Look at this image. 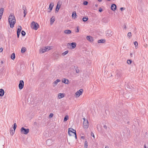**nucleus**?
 <instances>
[{
  "label": "nucleus",
  "mask_w": 148,
  "mask_h": 148,
  "mask_svg": "<svg viewBox=\"0 0 148 148\" xmlns=\"http://www.w3.org/2000/svg\"><path fill=\"white\" fill-rule=\"evenodd\" d=\"M8 21L10 28H13L16 23V20L14 16L11 14L9 17Z\"/></svg>",
  "instance_id": "f257e3e1"
},
{
  "label": "nucleus",
  "mask_w": 148,
  "mask_h": 148,
  "mask_svg": "<svg viewBox=\"0 0 148 148\" xmlns=\"http://www.w3.org/2000/svg\"><path fill=\"white\" fill-rule=\"evenodd\" d=\"M31 27L32 29L36 30L38 29L39 25L37 23L33 21L31 23Z\"/></svg>",
  "instance_id": "f03ea898"
},
{
  "label": "nucleus",
  "mask_w": 148,
  "mask_h": 148,
  "mask_svg": "<svg viewBox=\"0 0 148 148\" xmlns=\"http://www.w3.org/2000/svg\"><path fill=\"white\" fill-rule=\"evenodd\" d=\"M84 121L83 122V127L84 129H86L88 127V122L87 119H86L85 118L83 119Z\"/></svg>",
  "instance_id": "7ed1b4c3"
},
{
  "label": "nucleus",
  "mask_w": 148,
  "mask_h": 148,
  "mask_svg": "<svg viewBox=\"0 0 148 148\" xmlns=\"http://www.w3.org/2000/svg\"><path fill=\"white\" fill-rule=\"evenodd\" d=\"M29 129H25L24 127H22L21 128V132L22 133L25 134H27L29 132Z\"/></svg>",
  "instance_id": "20e7f679"
},
{
  "label": "nucleus",
  "mask_w": 148,
  "mask_h": 148,
  "mask_svg": "<svg viewBox=\"0 0 148 148\" xmlns=\"http://www.w3.org/2000/svg\"><path fill=\"white\" fill-rule=\"evenodd\" d=\"M67 47L69 48V46H71L70 48L71 49H73L75 48L76 46V43L75 42H73L71 43H68L67 45Z\"/></svg>",
  "instance_id": "39448f33"
},
{
  "label": "nucleus",
  "mask_w": 148,
  "mask_h": 148,
  "mask_svg": "<svg viewBox=\"0 0 148 148\" xmlns=\"http://www.w3.org/2000/svg\"><path fill=\"white\" fill-rule=\"evenodd\" d=\"M24 82L23 80H20L18 85L19 88L20 89H22L23 87Z\"/></svg>",
  "instance_id": "423d86ee"
},
{
  "label": "nucleus",
  "mask_w": 148,
  "mask_h": 148,
  "mask_svg": "<svg viewBox=\"0 0 148 148\" xmlns=\"http://www.w3.org/2000/svg\"><path fill=\"white\" fill-rule=\"evenodd\" d=\"M83 89H80L79 90L77 91L75 93V95L78 97H79L80 95H82L83 92Z\"/></svg>",
  "instance_id": "0eeeda50"
},
{
  "label": "nucleus",
  "mask_w": 148,
  "mask_h": 148,
  "mask_svg": "<svg viewBox=\"0 0 148 148\" xmlns=\"http://www.w3.org/2000/svg\"><path fill=\"white\" fill-rule=\"evenodd\" d=\"M21 26H19L18 27V28L17 29V37L18 38L19 37V35L21 33Z\"/></svg>",
  "instance_id": "6e6552de"
},
{
  "label": "nucleus",
  "mask_w": 148,
  "mask_h": 148,
  "mask_svg": "<svg viewBox=\"0 0 148 148\" xmlns=\"http://www.w3.org/2000/svg\"><path fill=\"white\" fill-rule=\"evenodd\" d=\"M22 9L23 10L24 17H25L27 14V9L25 5H23Z\"/></svg>",
  "instance_id": "1a4fd4ad"
},
{
  "label": "nucleus",
  "mask_w": 148,
  "mask_h": 148,
  "mask_svg": "<svg viewBox=\"0 0 148 148\" xmlns=\"http://www.w3.org/2000/svg\"><path fill=\"white\" fill-rule=\"evenodd\" d=\"M112 34L113 33L112 31L110 30H108L106 34V36H111Z\"/></svg>",
  "instance_id": "9d476101"
},
{
  "label": "nucleus",
  "mask_w": 148,
  "mask_h": 148,
  "mask_svg": "<svg viewBox=\"0 0 148 148\" xmlns=\"http://www.w3.org/2000/svg\"><path fill=\"white\" fill-rule=\"evenodd\" d=\"M86 38L88 40L91 42H92L93 41V38L91 36H87Z\"/></svg>",
  "instance_id": "9b49d317"
},
{
  "label": "nucleus",
  "mask_w": 148,
  "mask_h": 148,
  "mask_svg": "<svg viewBox=\"0 0 148 148\" xmlns=\"http://www.w3.org/2000/svg\"><path fill=\"white\" fill-rule=\"evenodd\" d=\"M116 76L117 77H120L122 75V73L121 72L119 71H117L116 72Z\"/></svg>",
  "instance_id": "f8f14e48"
},
{
  "label": "nucleus",
  "mask_w": 148,
  "mask_h": 148,
  "mask_svg": "<svg viewBox=\"0 0 148 148\" xmlns=\"http://www.w3.org/2000/svg\"><path fill=\"white\" fill-rule=\"evenodd\" d=\"M60 81V80L59 79H57L56 81L54 82L53 83V86L54 87L56 86L58 84V83Z\"/></svg>",
  "instance_id": "ddd939ff"
},
{
  "label": "nucleus",
  "mask_w": 148,
  "mask_h": 148,
  "mask_svg": "<svg viewBox=\"0 0 148 148\" xmlns=\"http://www.w3.org/2000/svg\"><path fill=\"white\" fill-rule=\"evenodd\" d=\"M111 9L112 10L114 11L116 9V5L114 4H112L111 6Z\"/></svg>",
  "instance_id": "4468645a"
},
{
  "label": "nucleus",
  "mask_w": 148,
  "mask_h": 148,
  "mask_svg": "<svg viewBox=\"0 0 148 148\" xmlns=\"http://www.w3.org/2000/svg\"><path fill=\"white\" fill-rule=\"evenodd\" d=\"M106 42V40L104 39H101L100 40H98L97 42L98 43H104Z\"/></svg>",
  "instance_id": "2eb2a0df"
},
{
  "label": "nucleus",
  "mask_w": 148,
  "mask_h": 148,
  "mask_svg": "<svg viewBox=\"0 0 148 148\" xmlns=\"http://www.w3.org/2000/svg\"><path fill=\"white\" fill-rule=\"evenodd\" d=\"M73 128H70L69 129L68 133L69 135L70 136H71V133H73Z\"/></svg>",
  "instance_id": "dca6fc26"
},
{
  "label": "nucleus",
  "mask_w": 148,
  "mask_h": 148,
  "mask_svg": "<svg viewBox=\"0 0 148 148\" xmlns=\"http://www.w3.org/2000/svg\"><path fill=\"white\" fill-rule=\"evenodd\" d=\"M39 51L40 53H43L46 52V50H45V47H43L40 49Z\"/></svg>",
  "instance_id": "f3484780"
},
{
  "label": "nucleus",
  "mask_w": 148,
  "mask_h": 148,
  "mask_svg": "<svg viewBox=\"0 0 148 148\" xmlns=\"http://www.w3.org/2000/svg\"><path fill=\"white\" fill-rule=\"evenodd\" d=\"M4 94V90L3 89H0V96H3Z\"/></svg>",
  "instance_id": "a211bd4d"
},
{
  "label": "nucleus",
  "mask_w": 148,
  "mask_h": 148,
  "mask_svg": "<svg viewBox=\"0 0 148 148\" xmlns=\"http://www.w3.org/2000/svg\"><path fill=\"white\" fill-rule=\"evenodd\" d=\"M64 94L63 93H59L58 95V97L60 99L64 97Z\"/></svg>",
  "instance_id": "6ab92c4d"
},
{
  "label": "nucleus",
  "mask_w": 148,
  "mask_h": 148,
  "mask_svg": "<svg viewBox=\"0 0 148 148\" xmlns=\"http://www.w3.org/2000/svg\"><path fill=\"white\" fill-rule=\"evenodd\" d=\"M64 32L66 34H69L71 33V31L70 30L66 29L64 31Z\"/></svg>",
  "instance_id": "aec40b11"
},
{
  "label": "nucleus",
  "mask_w": 148,
  "mask_h": 148,
  "mask_svg": "<svg viewBox=\"0 0 148 148\" xmlns=\"http://www.w3.org/2000/svg\"><path fill=\"white\" fill-rule=\"evenodd\" d=\"M62 81L63 83H64L65 84H69V80L66 79H62Z\"/></svg>",
  "instance_id": "412c9836"
},
{
  "label": "nucleus",
  "mask_w": 148,
  "mask_h": 148,
  "mask_svg": "<svg viewBox=\"0 0 148 148\" xmlns=\"http://www.w3.org/2000/svg\"><path fill=\"white\" fill-rule=\"evenodd\" d=\"M55 18L54 16H53L51 18L50 20V24L51 25H52L53 24V22L55 21Z\"/></svg>",
  "instance_id": "4be33fe9"
},
{
  "label": "nucleus",
  "mask_w": 148,
  "mask_h": 148,
  "mask_svg": "<svg viewBox=\"0 0 148 148\" xmlns=\"http://www.w3.org/2000/svg\"><path fill=\"white\" fill-rule=\"evenodd\" d=\"M4 9L3 8H1L0 9V16H2L4 12Z\"/></svg>",
  "instance_id": "5701e85b"
},
{
  "label": "nucleus",
  "mask_w": 148,
  "mask_h": 148,
  "mask_svg": "<svg viewBox=\"0 0 148 148\" xmlns=\"http://www.w3.org/2000/svg\"><path fill=\"white\" fill-rule=\"evenodd\" d=\"M52 143V141L51 140L48 139L46 141V143L47 145L48 146H50L51 145V144H50V143Z\"/></svg>",
  "instance_id": "b1692460"
},
{
  "label": "nucleus",
  "mask_w": 148,
  "mask_h": 148,
  "mask_svg": "<svg viewBox=\"0 0 148 148\" xmlns=\"http://www.w3.org/2000/svg\"><path fill=\"white\" fill-rule=\"evenodd\" d=\"M77 15L76 14V12L75 11H74L73 12L72 14V16L73 18H76Z\"/></svg>",
  "instance_id": "393cba45"
},
{
  "label": "nucleus",
  "mask_w": 148,
  "mask_h": 148,
  "mask_svg": "<svg viewBox=\"0 0 148 148\" xmlns=\"http://www.w3.org/2000/svg\"><path fill=\"white\" fill-rule=\"evenodd\" d=\"M53 3L52 4L51 3L49 5V8L50 10V11H49V12H50L52 10L53 8Z\"/></svg>",
  "instance_id": "a878e982"
},
{
  "label": "nucleus",
  "mask_w": 148,
  "mask_h": 148,
  "mask_svg": "<svg viewBox=\"0 0 148 148\" xmlns=\"http://www.w3.org/2000/svg\"><path fill=\"white\" fill-rule=\"evenodd\" d=\"M60 7V5H58V4L56 7V12L57 11V12H58L59 11V9Z\"/></svg>",
  "instance_id": "bb28decb"
},
{
  "label": "nucleus",
  "mask_w": 148,
  "mask_h": 148,
  "mask_svg": "<svg viewBox=\"0 0 148 148\" xmlns=\"http://www.w3.org/2000/svg\"><path fill=\"white\" fill-rule=\"evenodd\" d=\"M26 50V48L25 47H22L21 50V52L22 53H24Z\"/></svg>",
  "instance_id": "cd10ccee"
},
{
  "label": "nucleus",
  "mask_w": 148,
  "mask_h": 148,
  "mask_svg": "<svg viewBox=\"0 0 148 148\" xmlns=\"http://www.w3.org/2000/svg\"><path fill=\"white\" fill-rule=\"evenodd\" d=\"M15 131V130H13L12 128H10V133L11 135H12L14 134Z\"/></svg>",
  "instance_id": "c85d7f7f"
},
{
  "label": "nucleus",
  "mask_w": 148,
  "mask_h": 148,
  "mask_svg": "<svg viewBox=\"0 0 148 148\" xmlns=\"http://www.w3.org/2000/svg\"><path fill=\"white\" fill-rule=\"evenodd\" d=\"M11 58L12 60H14L15 58V56L14 53L12 54Z\"/></svg>",
  "instance_id": "c756f323"
},
{
  "label": "nucleus",
  "mask_w": 148,
  "mask_h": 148,
  "mask_svg": "<svg viewBox=\"0 0 148 148\" xmlns=\"http://www.w3.org/2000/svg\"><path fill=\"white\" fill-rule=\"evenodd\" d=\"M69 119V117L68 115L64 117V121L65 122L66 121Z\"/></svg>",
  "instance_id": "7c9ffc66"
},
{
  "label": "nucleus",
  "mask_w": 148,
  "mask_h": 148,
  "mask_svg": "<svg viewBox=\"0 0 148 148\" xmlns=\"http://www.w3.org/2000/svg\"><path fill=\"white\" fill-rule=\"evenodd\" d=\"M88 147V143L86 141L84 142V148H87Z\"/></svg>",
  "instance_id": "2f4dec72"
},
{
  "label": "nucleus",
  "mask_w": 148,
  "mask_h": 148,
  "mask_svg": "<svg viewBox=\"0 0 148 148\" xmlns=\"http://www.w3.org/2000/svg\"><path fill=\"white\" fill-rule=\"evenodd\" d=\"M45 50H46V51H48L51 49V47H45Z\"/></svg>",
  "instance_id": "473e14b6"
},
{
  "label": "nucleus",
  "mask_w": 148,
  "mask_h": 148,
  "mask_svg": "<svg viewBox=\"0 0 148 148\" xmlns=\"http://www.w3.org/2000/svg\"><path fill=\"white\" fill-rule=\"evenodd\" d=\"M88 17H84L83 19L82 20L84 22H86L88 20Z\"/></svg>",
  "instance_id": "72a5a7b5"
},
{
  "label": "nucleus",
  "mask_w": 148,
  "mask_h": 148,
  "mask_svg": "<svg viewBox=\"0 0 148 148\" xmlns=\"http://www.w3.org/2000/svg\"><path fill=\"white\" fill-rule=\"evenodd\" d=\"M132 61L131 60H128L127 61V63L128 64H130L131 63Z\"/></svg>",
  "instance_id": "f704fd0d"
},
{
  "label": "nucleus",
  "mask_w": 148,
  "mask_h": 148,
  "mask_svg": "<svg viewBox=\"0 0 148 148\" xmlns=\"http://www.w3.org/2000/svg\"><path fill=\"white\" fill-rule=\"evenodd\" d=\"M16 127V123H14V124L13 129L14 130H15Z\"/></svg>",
  "instance_id": "c9c22d12"
},
{
  "label": "nucleus",
  "mask_w": 148,
  "mask_h": 148,
  "mask_svg": "<svg viewBox=\"0 0 148 148\" xmlns=\"http://www.w3.org/2000/svg\"><path fill=\"white\" fill-rule=\"evenodd\" d=\"M21 34L23 36H25V32L23 30L21 32Z\"/></svg>",
  "instance_id": "e433bc0d"
},
{
  "label": "nucleus",
  "mask_w": 148,
  "mask_h": 148,
  "mask_svg": "<svg viewBox=\"0 0 148 148\" xmlns=\"http://www.w3.org/2000/svg\"><path fill=\"white\" fill-rule=\"evenodd\" d=\"M88 1H85L83 2V4L84 5H86L88 4Z\"/></svg>",
  "instance_id": "4c0bfd02"
},
{
  "label": "nucleus",
  "mask_w": 148,
  "mask_h": 148,
  "mask_svg": "<svg viewBox=\"0 0 148 148\" xmlns=\"http://www.w3.org/2000/svg\"><path fill=\"white\" fill-rule=\"evenodd\" d=\"M69 51H65L64 52L62 53V55L63 56H64L66 54L68 53Z\"/></svg>",
  "instance_id": "58836bf2"
},
{
  "label": "nucleus",
  "mask_w": 148,
  "mask_h": 148,
  "mask_svg": "<svg viewBox=\"0 0 148 148\" xmlns=\"http://www.w3.org/2000/svg\"><path fill=\"white\" fill-rule=\"evenodd\" d=\"M128 36L130 37L132 36V33L131 32H129L127 34Z\"/></svg>",
  "instance_id": "ea45409f"
},
{
  "label": "nucleus",
  "mask_w": 148,
  "mask_h": 148,
  "mask_svg": "<svg viewBox=\"0 0 148 148\" xmlns=\"http://www.w3.org/2000/svg\"><path fill=\"white\" fill-rule=\"evenodd\" d=\"M134 44L135 45V47H136L138 45V43L137 41H135L134 42Z\"/></svg>",
  "instance_id": "a19ab883"
},
{
  "label": "nucleus",
  "mask_w": 148,
  "mask_h": 148,
  "mask_svg": "<svg viewBox=\"0 0 148 148\" xmlns=\"http://www.w3.org/2000/svg\"><path fill=\"white\" fill-rule=\"evenodd\" d=\"M53 113H51L50 114V115H49V117L50 118H51L53 116Z\"/></svg>",
  "instance_id": "79ce46f5"
},
{
  "label": "nucleus",
  "mask_w": 148,
  "mask_h": 148,
  "mask_svg": "<svg viewBox=\"0 0 148 148\" xmlns=\"http://www.w3.org/2000/svg\"><path fill=\"white\" fill-rule=\"evenodd\" d=\"M91 135L92 137H93L94 138H95L94 135V133L92 132H91Z\"/></svg>",
  "instance_id": "37998d69"
},
{
  "label": "nucleus",
  "mask_w": 148,
  "mask_h": 148,
  "mask_svg": "<svg viewBox=\"0 0 148 148\" xmlns=\"http://www.w3.org/2000/svg\"><path fill=\"white\" fill-rule=\"evenodd\" d=\"M99 11L100 12H101L103 11L102 9L101 8H100L99 9Z\"/></svg>",
  "instance_id": "c03bdc74"
},
{
  "label": "nucleus",
  "mask_w": 148,
  "mask_h": 148,
  "mask_svg": "<svg viewBox=\"0 0 148 148\" xmlns=\"http://www.w3.org/2000/svg\"><path fill=\"white\" fill-rule=\"evenodd\" d=\"M73 133H74V134H76V131L75 130H74L73 129Z\"/></svg>",
  "instance_id": "a18cd8bd"
},
{
  "label": "nucleus",
  "mask_w": 148,
  "mask_h": 148,
  "mask_svg": "<svg viewBox=\"0 0 148 148\" xmlns=\"http://www.w3.org/2000/svg\"><path fill=\"white\" fill-rule=\"evenodd\" d=\"M125 8H120V10L122 11H123V10H125Z\"/></svg>",
  "instance_id": "49530a36"
},
{
  "label": "nucleus",
  "mask_w": 148,
  "mask_h": 148,
  "mask_svg": "<svg viewBox=\"0 0 148 148\" xmlns=\"http://www.w3.org/2000/svg\"><path fill=\"white\" fill-rule=\"evenodd\" d=\"M103 127L105 129H107V127L106 125H104Z\"/></svg>",
  "instance_id": "de8ad7c7"
},
{
  "label": "nucleus",
  "mask_w": 148,
  "mask_h": 148,
  "mask_svg": "<svg viewBox=\"0 0 148 148\" xmlns=\"http://www.w3.org/2000/svg\"><path fill=\"white\" fill-rule=\"evenodd\" d=\"M3 49L2 47L0 49V52H2L3 50Z\"/></svg>",
  "instance_id": "09e8293b"
},
{
  "label": "nucleus",
  "mask_w": 148,
  "mask_h": 148,
  "mask_svg": "<svg viewBox=\"0 0 148 148\" xmlns=\"http://www.w3.org/2000/svg\"><path fill=\"white\" fill-rule=\"evenodd\" d=\"M79 29L78 27H77L76 32H79Z\"/></svg>",
  "instance_id": "8fccbe9b"
},
{
  "label": "nucleus",
  "mask_w": 148,
  "mask_h": 148,
  "mask_svg": "<svg viewBox=\"0 0 148 148\" xmlns=\"http://www.w3.org/2000/svg\"><path fill=\"white\" fill-rule=\"evenodd\" d=\"M81 138L83 139H84L85 138V137L84 136H82L81 137Z\"/></svg>",
  "instance_id": "3c124183"
},
{
  "label": "nucleus",
  "mask_w": 148,
  "mask_h": 148,
  "mask_svg": "<svg viewBox=\"0 0 148 148\" xmlns=\"http://www.w3.org/2000/svg\"><path fill=\"white\" fill-rule=\"evenodd\" d=\"M76 72L77 73H78L79 72V70H76Z\"/></svg>",
  "instance_id": "603ef678"
},
{
  "label": "nucleus",
  "mask_w": 148,
  "mask_h": 148,
  "mask_svg": "<svg viewBox=\"0 0 148 148\" xmlns=\"http://www.w3.org/2000/svg\"><path fill=\"white\" fill-rule=\"evenodd\" d=\"M74 135H75V138L76 139L77 138L76 134H74Z\"/></svg>",
  "instance_id": "864d4df0"
},
{
  "label": "nucleus",
  "mask_w": 148,
  "mask_h": 148,
  "mask_svg": "<svg viewBox=\"0 0 148 148\" xmlns=\"http://www.w3.org/2000/svg\"><path fill=\"white\" fill-rule=\"evenodd\" d=\"M124 28L125 29H126V26L125 25H124Z\"/></svg>",
  "instance_id": "5fc2aeb1"
},
{
  "label": "nucleus",
  "mask_w": 148,
  "mask_h": 148,
  "mask_svg": "<svg viewBox=\"0 0 148 148\" xmlns=\"http://www.w3.org/2000/svg\"><path fill=\"white\" fill-rule=\"evenodd\" d=\"M130 56H131V57H132V53H130Z\"/></svg>",
  "instance_id": "6e6d98bb"
},
{
  "label": "nucleus",
  "mask_w": 148,
  "mask_h": 148,
  "mask_svg": "<svg viewBox=\"0 0 148 148\" xmlns=\"http://www.w3.org/2000/svg\"><path fill=\"white\" fill-rule=\"evenodd\" d=\"M108 146H106L105 147V148H108Z\"/></svg>",
  "instance_id": "4d7b16f0"
},
{
  "label": "nucleus",
  "mask_w": 148,
  "mask_h": 148,
  "mask_svg": "<svg viewBox=\"0 0 148 148\" xmlns=\"http://www.w3.org/2000/svg\"><path fill=\"white\" fill-rule=\"evenodd\" d=\"M34 125H36L37 124V123L36 122H35L34 123Z\"/></svg>",
  "instance_id": "13d9d810"
},
{
  "label": "nucleus",
  "mask_w": 148,
  "mask_h": 148,
  "mask_svg": "<svg viewBox=\"0 0 148 148\" xmlns=\"http://www.w3.org/2000/svg\"><path fill=\"white\" fill-rule=\"evenodd\" d=\"M144 147H145V148H147V147L145 145H144Z\"/></svg>",
  "instance_id": "bf43d9fd"
},
{
  "label": "nucleus",
  "mask_w": 148,
  "mask_h": 148,
  "mask_svg": "<svg viewBox=\"0 0 148 148\" xmlns=\"http://www.w3.org/2000/svg\"><path fill=\"white\" fill-rule=\"evenodd\" d=\"M1 64H3V61H1Z\"/></svg>",
  "instance_id": "052dcab7"
},
{
  "label": "nucleus",
  "mask_w": 148,
  "mask_h": 148,
  "mask_svg": "<svg viewBox=\"0 0 148 148\" xmlns=\"http://www.w3.org/2000/svg\"><path fill=\"white\" fill-rule=\"evenodd\" d=\"M98 1L99 2H101L102 1V0H98Z\"/></svg>",
  "instance_id": "680f3d73"
},
{
  "label": "nucleus",
  "mask_w": 148,
  "mask_h": 148,
  "mask_svg": "<svg viewBox=\"0 0 148 148\" xmlns=\"http://www.w3.org/2000/svg\"><path fill=\"white\" fill-rule=\"evenodd\" d=\"M95 6L96 7H97L98 6V5L96 4L95 5Z\"/></svg>",
  "instance_id": "e2e57ef3"
},
{
  "label": "nucleus",
  "mask_w": 148,
  "mask_h": 148,
  "mask_svg": "<svg viewBox=\"0 0 148 148\" xmlns=\"http://www.w3.org/2000/svg\"><path fill=\"white\" fill-rule=\"evenodd\" d=\"M108 1H110L111 0H107Z\"/></svg>",
  "instance_id": "0e129e2a"
}]
</instances>
